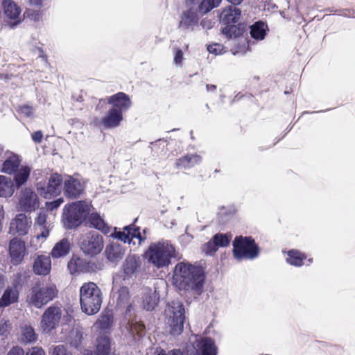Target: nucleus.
Returning a JSON list of instances; mask_svg holds the SVG:
<instances>
[{"label": "nucleus", "instance_id": "nucleus-27", "mask_svg": "<svg viewBox=\"0 0 355 355\" xmlns=\"http://www.w3.org/2000/svg\"><path fill=\"white\" fill-rule=\"evenodd\" d=\"M51 259L48 256L40 255L34 261L33 271L36 275H46L51 270Z\"/></svg>", "mask_w": 355, "mask_h": 355}, {"label": "nucleus", "instance_id": "nucleus-9", "mask_svg": "<svg viewBox=\"0 0 355 355\" xmlns=\"http://www.w3.org/2000/svg\"><path fill=\"white\" fill-rule=\"evenodd\" d=\"M79 245L83 252L93 257L101 252L104 243L102 235L96 231H91L82 235L79 240Z\"/></svg>", "mask_w": 355, "mask_h": 355}, {"label": "nucleus", "instance_id": "nucleus-4", "mask_svg": "<svg viewBox=\"0 0 355 355\" xmlns=\"http://www.w3.org/2000/svg\"><path fill=\"white\" fill-rule=\"evenodd\" d=\"M103 295L94 282L84 283L80 288V303L83 312L89 315L98 313L101 307Z\"/></svg>", "mask_w": 355, "mask_h": 355}, {"label": "nucleus", "instance_id": "nucleus-51", "mask_svg": "<svg viewBox=\"0 0 355 355\" xmlns=\"http://www.w3.org/2000/svg\"><path fill=\"white\" fill-rule=\"evenodd\" d=\"M26 355H46L44 349L41 347H33L26 352Z\"/></svg>", "mask_w": 355, "mask_h": 355}, {"label": "nucleus", "instance_id": "nucleus-18", "mask_svg": "<svg viewBox=\"0 0 355 355\" xmlns=\"http://www.w3.org/2000/svg\"><path fill=\"white\" fill-rule=\"evenodd\" d=\"M32 224L31 218H28L24 214H19L11 221L10 232L13 234L25 236L28 234Z\"/></svg>", "mask_w": 355, "mask_h": 355}, {"label": "nucleus", "instance_id": "nucleus-19", "mask_svg": "<svg viewBox=\"0 0 355 355\" xmlns=\"http://www.w3.org/2000/svg\"><path fill=\"white\" fill-rule=\"evenodd\" d=\"M125 252V248L119 242H111L106 245L105 255L107 260L112 263H118L121 261Z\"/></svg>", "mask_w": 355, "mask_h": 355}, {"label": "nucleus", "instance_id": "nucleus-6", "mask_svg": "<svg viewBox=\"0 0 355 355\" xmlns=\"http://www.w3.org/2000/svg\"><path fill=\"white\" fill-rule=\"evenodd\" d=\"M185 309L183 303L173 300L167 304L165 310V323L166 329L172 336H178L184 329Z\"/></svg>", "mask_w": 355, "mask_h": 355}, {"label": "nucleus", "instance_id": "nucleus-30", "mask_svg": "<svg viewBox=\"0 0 355 355\" xmlns=\"http://www.w3.org/2000/svg\"><path fill=\"white\" fill-rule=\"evenodd\" d=\"M71 250V243L67 238L58 241L53 248L51 254L53 258H60L69 254Z\"/></svg>", "mask_w": 355, "mask_h": 355}, {"label": "nucleus", "instance_id": "nucleus-3", "mask_svg": "<svg viewBox=\"0 0 355 355\" xmlns=\"http://www.w3.org/2000/svg\"><path fill=\"white\" fill-rule=\"evenodd\" d=\"M241 17V9L234 5L228 6L221 12L220 22L225 26L221 32L227 38L239 37L247 31V26L245 24L239 23Z\"/></svg>", "mask_w": 355, "mask_h": 355}, {"label": "nucleus", "instance_id": "nucleus-10", "mask_svg": "<svg viewBox=\"0 0 355 355\" xmlns=\"http://www.w3.org/2000/svg\"><path fill=\"white\" fill-rule=\"evenodd\" d=\"M62 182V175L54 173L51 174L47 181H41L37 183V191L44 198L51 199L61 193Z\"/></svg>", "mask_w": 355, "mask_h": 355}, {"label": "nucleus", "instance_id": "nucleus-52", "mask_svg": "<svg viewBox=\"0 0 355 355\" xmlns=\"http://www.w3.org/2000/svg\"><path fill=\"white\" fill-rule=\"evenodd\" d=\"M207 51L215 55L220 54L222 51V46L218 44H214L207 46Z\"/></svg>", "mask_w": 355, "mask_h": 355}, {"label": "nucleus", "instance_id": "nucleus-2", "mask_svg": "<svg viewBox=\"0 0 355 355\" xmlns=\"http://www.w3.org/2000/svg\"><path fill=\"white\" fill-rule=\"evenodd\" d=\"M89 212L90 205L84 200L65 205L62 214L64 227L67 230L78 228L87 219Z\"/></svg>", "mask_w": 355, "mask_h": 355}, {"label": "nucleus", "instance_id": "nucleus-55", "mask_svg": "<svg viewBox=\"0 0 355 355\" xmlns=\"http://www.w3.org/2000/svg\"><path fill=\"white\" fill-rule=\"evenodd\" d=\"M31 137L34 142L40 144L42 142L43 133L41 130L35 131L32 134Z\"/></svg>", "mask_w": 355, "mask_h": 355}, {"label": "nucleus", "instance_id": "nucleus-33", "mask_svg": "<svg viewBox=\"0 0 355 355\" xmlns=\"http://www.w3.org/2000/svg\"><path fill=\"white\" fill-rule=\"evenodd\" d=\"M14 191L15 185L12 179L0 175V197H10Z\"/></svg>", "mask_w": 355, "mask_h": 355}, {"label": "nucleus", "instance_id": "nucleus-47", "mask_svg": "<svg viewBox=\"0 0 355 355\" xmlns=\"http://www.w3.org/2000/svg\"><path fill=\"white\" fill-rule=\"evenodd\" d=\"M63 202H64L63 198H59L54 200H52L50 202H46V207L49 211H53L54 209H58Z\"/></svg>", "mask_w": 355, "mask_h": 355}, {"label": "nucleus", "instance_id": "nucleus-13", "mask_svg": "<svg viewBox=\"0 0 355 355\" xmlns=\"http://www.w3.org/2000/svg\"><path fill=\"white\" fill-rule=\"evenodd\" d=\"M40 201L37 194L30 188H25L20 191L18 207L24 212L31 213L39 207Z\"/></svg>", "mask_w": 355, "mask_h": 355}, {"label": "nucleus", "instance_id": "nucleus-15", "mask_svg": "<svg viewBox=\"0 0 355 355\" xmlns=\"http://www.w3.org/2000/svg\"><path fill=\"white\" fill-rule=\"evenodd\" d=\"M62 191L68 199H77L80 198L85 191V184L80 180L71 175L63 179Z\"/></svg>", "mask_w": 355, "mask_h": 355}, {"label": "nucleus", "instance_id": "nucleus-57", "mask_svg": "<svg viewBox=\"0 0 355 355\" xmlns=\"http://www.w3.org/2000/svg\"><path fill=\"white\" fill-rule=\"evenodd\" d=\"M200 25L203 28L210 29L212 27L211 21L208 19H202L200 22Z\"/></svg>", "mask_w": 355, "mask_h": 355}, {"label": "nucleus", "instance_id": "nucleus-63", "mask_svg": "<svg viewBox=\"0 0 355 355\" xmlns=\"http://www.w3.org/2000/svg\"><path fill=\"white\" fill-rule=\"evenodd\" d=\"M35 4L37 6L42 5V1L37 0V1L35 2Z\"/></svg>", "mask_w": 355, "mask_h": 355}, {"label": "nucleus", "instance_id": "nucleus-22", "mask_svg": "<svg viewBox=\"0 0 355 355\" xmlns=\"http://www.w3.org/2000/svg\"><path fill=\"white\" fill-rule=\"evenodd\" d=\"M221 1L222 0H187V5L193 8L197 6L196 11L200 14L204 15L218 7Z\"/></svg>", "mask_w": 355, "mask_h": 355}, {"label": "nucleus", "instance_id": "nucleus-7", "mask_svg": "<svg viewBox=\"0 0 355 355\" xmlns=\"http://www.w3.org/2000/svg\"><path fill=\"white\" fill-rule=\"evenodd\" d=\"M175 252V248L171 243L162 241L152 243L146 252V256L150 263L159 268L168 266Z\"/></svg>", "mask_w": 355, "mask_h": 355}, {"label": "nucleus", "instance_id": "nucleus-25", "mask_svg": "<svg viewBox=\"0 0 355 355\" xmlns=\"http://www.w3.org/2000/svg\"><path fill=\"white\" fill-rule=\"evenodd\" d=\"M198 355H217L218 348L215 341L210 337L202 338L198 343Z\"/></svg>", "mask_w": 355, "mask_h": 355}, {"label": "nucleus", "instance_id": "nucleus-62", "mask_svg": "<svg viewBox=\"0 0 355 355\" xmlns=\"http://www.w3.org/2000/svg\"><path fill=\"white\" fill-rule=\"evenodd\" d=\"M21 274H20V273H17V274L15 275V277H16V279H15V283L17 282V279H20V278H21Z\"/></svg>", "mask_w": 355, "mask_h": 355}, {"label": "nucleus", "instance_id": "nucleus-45", "mask_svg": "<svg viewBox=\"0 0 355 355\" xmlns=\"http://www.w3.org/2000/svg\"><path fill=\"white\" fill-rule=\"evenodd\" d=\"M82 272H94L96 268L95 263L87 261L83 259V263H81Z\"/></svg>", "mask_w": 355, "mask_h": 355}, {"label": "nucleus", "instance_id": "nucleus-11", "mask_svg": "<svg viewBox=\"0 0 355 355\" xmlns=\"http://www.w3.org/2000/svg\"><path fill=\"white\" fill-rule=\"evenodd\" d=\"M62 315L61 306L54 304L49 306L41 316L40 324L44 332L49 333L59 324Z\"/></svg>", "mask_w": 355, "mask_h": 355}, {"label": "nucleus", "instance_id": "nucleus-1", "mask_svg": "<svg viewBox=\"0 0 355 355\" xmlns=\"http://www.w3.org/2000/svg\"><path fill=\"white\" fill-rule=\"evenodd\" d=\"M205 279L202 268L189 262H179L173 270V283L180 291L200 295L203 291Z\"/></svg>", "mask_w": 355, "mask_h": 355}, {"label": "nucleus", "instance_id": "nucleus-20", "mask_svg": "<svg viewBox=\"0 0 355 355\" xmlns=\"http://www.w3.org/2000/svg\"><path fill=\"white\" fill-rule=\"evenodd\" d=\"M107 103L112 105V108L120 110L121 112L128 110L132 105L130 97L123 92H118L109 96Z\"/></svg>", "mask_w": 355, "mask_h": 355}, {"label": "nucleus", "instance_id": "nucleus-29", "mask_svg": "<svg viewBox=\"0 0 355 355\" xmlns=\"http://www.w3.org/2000/svg\"><path fill=\"white\" fill-rule=\"evenodd\" d=\"M19 291L17 288L8 286L0 298V307H7L18 301Z\"/></svg>", "mask_w": 355, "mask_h": 355}, {"label": "nucleus", "instance_id": "nucleus-58", "mask_svg": "<svg viewBox=\"0 0 355 355\" xmlns=\"http://www.w3.org/2000/svg\"><path fill=\"white\" fill-rule=\"evenodd\" d=\"M4 218V210L2 206H0V232L2 230V220Z\"/></svg>", "mask_w": 355, "mask_h": 355}, {"label": "nucleus", "instance_id": "nucleus-37", "mask_svg": "<svg viewBox=\"0 0 355 355\" xmlns=\"http://www.w3.org/2000/svg\"><path fill=\"white\" fill-rule=\"evenodd\" d=\"M306 256L297 250H291L288 252L286 261L292 266H301Z\"/></svg>", "mask_w": 355, "mask_h": 355}, {"label": "nucleus", "instance_id": "nucleus-48", "mask_svg": "<svg viewBox=\"0 0 355 355\" xmlns=\"http://www.w3.org/2000/svg\"><path fill=\"white\" fill-rule=\"evenodd\" d=\"M19 112L24 115L26 117H31L33 116L35 109L33 107L28 105H24L22 106L19 107Z\"/></svg>", "mask_w": 355, "mask_h": 355}, {"label": "nucleus", "instance_id": "nucleus-40", "mask_svg": "<svg viewBox=\"0 0 355 355\" xmlns=\"http://www.w3.org/2000/svg\"><path fill=\"white\" fill-rule=\"evenodd\" d=\"M22 340L26 343H33L37 341V336L33 327L26 326L22 329Z\"/></svg>", "mask_w": 355, "mask_h": 355}, {"label": "nucleus", "instance_id": "nucleus-64", "mask_svg": "<svg viewBox=\"0 0 355 355\" xmlns=\"http://www.w3.org/2000/svg\"><path fill=\"white\" fill-rule=\"evenodd\" d=\"M205 107H206L208 110H209V109H210V108H209V105H208L207 103L205 105Z\"/></svg>", "mask_w": 355, "mask_h": 355}, {"label": "nucleus", "instance_id": "nucleus-61", "mask_svg": "<svg viewBox=\"0 0 355 355\" xmlns=\"http://www.w3.org/2000/svg\"><path fill=\"white\" fill-rule=\"evenodd\" d=\"M227 1L234 6L239 5L243 1V0H227Z\"/></svg>", "mask_w": 355, "mask_h": 355}, {"label": "nucleus", "instance_id": "nucleus-16", "mask_svg": "<svg viewBox=\"0 0 355 355\" xmlns=\"http://www.w3.org/2000/svg\"><path fill=\"white\" fill-rule=\"evenodd\" d=\"M8 250L11 263L15 266L20 264L26 254L24 241L16 237L11 239L9 243Z\"/></svg>", "mask_w": 355, "mask_h": 355}, {"label": "nucleus", "instance_id": "nucleus-50", "mask_svg": "<svg viewBox=\"0 0 355 355\" xmlns=\"http://www.w3.org/2000/svg\"><path fill=\"white\" fill-rule=\"evenodd\" d=\"M53 355H72V354L68 352L63 345H59L53 347Z\"/></svg>", "mask_w": 355, "mask_h": 355}, {"label": "nucleus", "instance_id": "nucleus-43", "mask_svg": "<svg viewBox=\"0 0 355 355\" xmlns=\"http://www.w3.org/2000/svg\"><path fill=\"white\" fill-rule=\"evenodd\" d=\"M218 249V248H217L212 238L202 246V252H204L207 255L209 256L214 255Z\"/></svg>", "mask_w": 355, "mask_h": 355}, {"label": "nucleus", "instance_id": "nucleus-56", "mask_svg": "<svg viewBox=\"0 0 355 355\" xmlns=\"http://www.w3.org/2000/svg\"><path fill=\"white\" fill-rule=\"evenodd\" d=\"M156 352L157 355H182L180 349H173L167 353L164 349H161L159 352L156 351Z\"/></svg>", "mask_w": 355, "mask_h": 355}, {"label": "nucleus", "instance_id": "nucleus-14", "mask_svg": "<svg viewBox=\"0 0 355 355\" xmlns=\"http://www.w3.org/2000/svg\"><path fill=\"white\" fill-rule=\"evenodd\" d=\"M124 318L128 320L127 327L133 336H137L139 338L144 336L146 333L145 325L141 321L137 320L135 309L132 304H127Z\"/></svg>", "mask_w": 355, "mask_h": 355}, {"label": "nucleus", "instance_id": "nucleus-42", "mask_svg": "<svg viewBox=\"0 0 355 355\" xmlns=\"http://www.w3.org/2000/svg\"><path fill=\"white\" fill-rule=\"evenodd\" d=\"M113 321L112 315H103L98 320V327L102 330L108 329L112 326Z\"/></svg>", "mask_w": 355, "mask_h": 355}, {"label": "nucleus", "instance_id": "nucleus-31", "mask_svg": "<svg viewBox=\"0 0 355 355\" xmlns=\"http://www.w3.org/2000/svg\"><path fill=\"white\" fill-rule=\"evenodd\" d=\"M251 37L256 40H262L265 38L268 26L262 21H258L249 26Z\"/></svg>", "mask_w": 355, "mask_h": 355}, {"label": "nucleus", "instance_id": "nucleus-35", "mask_svg": "<svg viewBox=\"0 0 355 355\" xmlns=\"http://www.w3.org/2000/svg\"><path fill=\"white\" fill-rule=\"evenodd\" d=\"M159 300V295L157 291L149 289L143 300L144 308L147 311H152L157 305Z\"/></svg>", "mask_w": 355, "mask_h": 355}, {"label": "nucleus", "instance_id": "nucleus-28", "mask_svg": "<svg viewBox=\"0 0 355 355\" xmlns=\"http://www.w3.org/2000/svg\"><path fill=\"white\" fill-rule=\"evenodd\" d=\"M89 223V227L100 230L106 234L110 232V227L105 222L103 218L96 212L89 214L87 217Z\"/></svg>", "mask_w": 355, "mask_h": 355}, {"label": "nucleus", "instance_id": "nucleus-26", "mask_svg": "<svg viewBox=\"0 0 355 355\" xmlns=\"http://www.w3.org/2000/svg\"><path fill=\"white\" fill-rule=\"evenodd\" d=\"M21 159L20 156L10 153L1 166V171L8 175L15 173L20 167Z\"/></svg>", "mask_w": 355, "mask_h": 355}, {"label": "nucleus", "instance_id": "nucleus-32", "mask_svg": "<svg viewBox=\"0 0 355 355\" xmlns=\"http://www.w3.org/2000/svg\"><path fill=\"white\" fill-rule=\"evenodd\" d=\"M31 168L28 166H21L14 174L13 182L14 185L17 188H20L24 185L28 181L30 174Z\"/></svg>", "mask_w": 355, "mask_h": 355}, {"label": "nucleus", "instance_id": "nucleus-8", "mask_svg": "<svg viewBox=\"0 0 355 355\" xmlns=\"http://www.w3.org/2000/svg\"><path fill=\"white\" fill-rule=\"evenodd\" d=\"M233 255L238 261L253 259L258 257L259 248L251 236H236L232 243Z\"/></svg>", "mask_w": 355, "mask_h": 355}, {"label": "nucleus", "instance_id": "nucleus-41", "mask_svg": "<svg viewBox=\"0 0 355 355\" xmlns=\"http://www.w3.org/2000/svg\"><path fill=\"white\" fill-rule=\"evenodd\" d=\"M83 263V259L80 258H72L68 262L67 268L71 274L74 275L76 273L82 272L81 263Z\"/></svg>", "mask_w": 355, "mask_h": 355}, {"label": "nucleus", "instance_id": "nucleus-5", "mask_svg": "<svg viewBox=\"0 0 355 355\" xmlns=\"http://www.w3.org/2000/svg\"><path fill=\"white\" fill-rule=\"evenodd\" d=\"M58 294V290L54 284L38 281L30 290L28 302L31 306L41 309L56 298Z\"/></svg>", "mask_w": 355, "mask_h": 355}, {"label": "nucleus", "instance_id": "nucleus-12", "mask_svg": "<svg viewBox=\"0 0 355 355\" xmlns=\"http://www.w3.org/2000/svg\"><path fill=\"white\" fill-rule=\"evenodd\" d=\"M137 220V218H135L132 224L125 226L123 228V231L115 230V232L112 234V236L114 239H116L119 241L123 242L124 243H128L129 245L131 243L135 245V243L132 239L136 238L139 240V245H141V242L146 239V237L141 236L140 227L135 225Z\"/></svg>", "mask_w": 355, "mask_h": 355}, {"label": "nucleus", "instance_id": "nucleus-39", "mask_svg": "<svg viewBox=\"0 0 355 355\" xmlns=\"http://www.w3.org/2000/svg\"><path fill=\"white\" fill-rule=\"evenodd\" d=\"M130 293L128 288L125 286H121L118 291V297L116 299L117 306L122 307L128 304Z\"/></svg>", "mask_w": 355, "mask_h": 355}, {"label": "nucleus", "instance_id": "nucleus-24", "mask_svg": "<svg viewBox=\"0 0 355 355\" xmlns=\"http://www.w3.org/2000/svg\"><path fill=\"white\" fill-rule=\"evenodd\" d=\"M123 112L119 109L111 108L102 119V123L106 128H116L123 120Z\"/></svg>", "mask_w": 355, "mask_h": 355}, {"label": "nucleus", "instance_id": "nucleus-60", "mask_svg": "<svg viewBox=\"0 0 355 355\" xmlns=\"http://www.w3.org/2000/svg\"><path fill=\"white\" fill-rule=\"evenodd\" d=\"M5 285V279L4 276L2 273L0 272V291L4 287Z\"/></svg>", "mask_w": 355, "mask_h": 355}, {"label": "nucleus", "instance_id": "nucleus-54", "mask_svg": "<svg viewBox=\"0 0 355 355\" xmlns=\"http://www.w3.org/2000/svg\"><path fill=\"white\" fill-rule=\"evenodd\" d=\"M7 355H25V353L21 347L15 346L9 350Z\"/></svg>", "mask_w": 355, "mask_h": 355}, {"label": "nucleus", "instance_id": "nucleus-53", "mask_svg": "<svg viewBox=\"0 0 355 355\" xmlns=\"http://www.w3.org/2000/svg\"><path fill=\"white\" fill-rule=\"evenodd\" d=\"M183 60V51L180 49H174V62L176 64H181Z\"/></svg>", "mask_w": 355, "mask_h": 355}, {"label": "nucleus", "instance_id": "nucleus-46", "mask_svg": "<svg viewBox=\"0 0 355 355\" xmlns=\"http://www.w3.org/2000/svg\"><path fill=\"white\" fill-rule=\"evenodd\" d=\"M36 232L35 236L39 239H46L49 235V228L48 226L41 227H35Z\"/></svg>", "mask_w": 355, "mask_h": 355}, {"label": "nucleus", "instance_id": "nucleus-23", "mask_svg": "<svg viewBox=\"0 0 355 355\" xmlns=\"http://www.w3.org/2000/svg\"><path fill=\"white\" fill-rule=\"evenodd\" d=\"M197 12L193 8L184 11L180 21V28L193 31L194 27L198 25L199 18Z\"/></svg>", "mask_w": 355, "mask_h": 355}, {"label": "nucleus", "instance_id": "nucleus-17", "mask_svg": "<svg viewBox=\"0 0 355 355\" xmlns=\"http://www.w3.org/2000/svg\"><path fill=\"white\" fill-rule=\"evenodd\" d=\"M141 266L139 257L132 254L128 255L122 265L123 279L128 280L136 277Z\"/></svg>", "mask_w": 355, "mask_h": 355}, {"label": "nucleus", "instance_id": "nucleus-36", "mask_svg": "<svg viewBox=\"0 0 355 355\" xmlns=\"http://www.w3.org/2000/svg\"><path fill=\"white\" fill-rule=\"evenodd\" d=\"M111 352L110 338L105 335L99 336L96 338V354L109 355Z\"/></svg>", "mask_w": 355, "mask_h": 355}, {"label": "nucleus", "instance_id": "nucleus-44", "mask_svg": "<svg viewBox=\"0 0 355 355\" xmlns=\"http://www.w3.org/2000/svg\"><path fill=\"white\" fill-rule=\"evenodd\" d=\"M83 339L82 332L80 331H76L75 333H72V337L69 341V344L71 347H74L76 349H78L80 347Z\"/></svg>", "mask_w": 355, "mask_h": 355}, {"label": "nucleus", "instance_id": "nucleus-59", "mask_svg": "<svg viewBox=\"0 0 355 355\" xmlns=\"http://www.w3.org/2000/svg\"><path fill=\"white\" fill-rule=\"evenodd\" d=\"M206 89L208 92H214L216 90V86L215 85L207 84Z\"/></svg>", "mask_w": 355, "mask_h": 355}, {"label": "nucleus", "instance_id": "nucleus-49", "mask_svg": "<svg viewBox=\"0 0 355 355\" xmlns=\"http://www.w3.org/2000/svg\"><path fill=\"white\" fill-rule=\"evenodd\" d=\"M46 225V215L44 213H40L35 220V228L45 227Z\"/></svg>", "mask_w": 355, "mask_h": 355}, {"label": "nucleus", "instance_id": "nucleus-21", "mask_svg": "<svg viewBox=\"0 0 355 355\" xmlns=\"http://www.w3.org/2000/svg\"><path fill=\"white\" fill-rule=\"evenodd\" d=\"M4 13L8 18L15 20L8 25L11 28H15L21 22L18 17L21 13L20 8L12 0H5L3 1Z\"/></svg>", "mask_w": 355, "mask_h": 355}, {"label": "nucleus", "instance_id": "nucleus-34", "mask_svg": "<svg viewBox=\"0 0 355 355\" xmlns=\"http://www.w3.org/2000/svg\"><path fill=\"white\" fill-rule=\"evenodd\" d=\"M201 160L202 157L197 154H188L177 159L175 164L177 167L187 168L200 164Z\"/></svg>", "mask_w": 355, "mask_h": 355}, {"label": "nucleus", "instance_id": "nucleus-38", "mask_svg": "<svg viewBox=\"0 0 355 355\" xmlns=\"http://www.w3.org/2000/svg\"><path fill=\"white\" fill-rule=\"evenodd\" d=\"M218 248H225L229 245L232 239V235L228 234L217 233L212 236Z\"/></svg>", "mask_w": 355, "mask_h": 355}]
</instances>
